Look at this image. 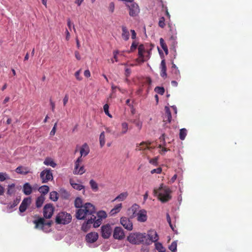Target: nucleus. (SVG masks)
<instances>
[{
	"label": "nucleus",
	"mask_w": 252,
	"mask_h": 252,
	"mask_svg": "<svg viewBox=\"0 0 252 252\" xmlns=\"http://www.w3.org/2000/svg\"><path fill=\"white\" fill-rule=\"evenodd\" d=\"M75 216L78 220H86L81 226V230L86 232L92 224L94 228L99 227L102 223V220L107 217V214L103 211L96 213L94 206L90 203H86L81 208L76 210Z\"/></svg>",
	"instance_id": "nucleus-1"
},
{
	"label": "nucleus",
	"mask_w": 252,
	"mask_h": 252,
	"mask_svg": "<svg viewBox=\"0 0 252 252\" xmlns=\"http://www.w3.org/2000/svg\"><path fill=\"white\" fill-rule=\"evenodd\" d=\"M171 190L167 187H160L158 189L154 190L155 195L158 196V199L162 202H166L171 198Z\"/></svg>",
	"instance_id": "nucleus-2"
},
{
	"label": "nucleus",
	"mask_w": 252,
	"mask_h": 252,
	"mask_svg": "<svg viewBox=\"0 0 252 252\" xmlns=\"http://www.w3.org/2000/svg\"><path fill=\"white\" fill-rule=\"evenodd\" d=\"M145 233H131L127 237V241L132 244H140L145 243H149L150 242L149 240L145 239Z\"/></svg>",
	"instance_id": "nucleus-3"
},
{
	"label": "nucleus",
	"mask_w": 252,
	"mask_h": 252,
	"mask_svg": "<svg viewBox=\"0 0 252 252\" xmlns=\"http://www.w3.org/2000/svg\"><path fill=\"white\" fill-rule=\"evenodd\" d=\"M72 219L70 214L62 212L59 213L56 217V222L57 224H66L69 223Z\"/></svg>",
	"instance_id": "nucleus-4"
},
{
	"label": "nucleus",
	"mask_w": 252,
	"mask_h": 252,
	"mask_svg": "<svg viewBox=\"0 0 252 252\" xmlns=\"http://www.w3.org/2000/svg\"><path fill=\"white\" fill-rule=\"evenodd\" d=\"M126 6L128 9L129 15L131 17H135L138 15L140 12V8L138 5L133 2H126Z\"/></svg>",
	"instance_id": "nucleus-5"
},
{
	"label": "nucleus",
	"mask_w": 252,
	"mask_h": 252,
	"mask_svg": "<svg viewBox=\"0 0 252 252\" xmlns=\"http://www.w3.org/2000/svg\"><path fill=\"white\" fill-rule=\"evenodd\" d=\"M40 177L42 183H46L53 179V174L50 169H46L41 172Z\"/></svg>",
	"instance_id": "nucleus-6"
},
{
	"label": "nucleus",
	"mask_w": 252,
	"mask_h": 252,
	"mask_svg": "<svg viewBox=\"0 0 252 252\" xmlns=\"http://www.w3.org/2000/svg\"><path fill=\"white\" fill-rule=\"evenodd\" d=\"M113 229L111 225L109 224L103 225L101 227V235L103 238L108 239L111 235Z\"/></svg>",
	"instance_id": "nucleus-7"
},
{
	"label": "nucleus",
	"mask_w": 252,
	"mask_h": 252,
	"mask_svg": "<svg viewBox=\"0 0 252 252\" xmlns=\"http://www.w3.org/2000/svg\"><path fill=\"white\" fill-rule=\"evenodd\" d=\"M54 207L51 204H46L43 208V216L45 219H50L53 214Z\"/></svg>",
	"instance_id": "nucleus-8"
},
{
	"label": "nucleus",
	"mask_w": 252,
	"mask_h": 252,
	"mask_svg": "<svg viewBox=\"0 0 252 252\" xmlns=\"http://www.w3.org/2000/svg\"><path fill=\"white\" fill-rule=\"evenodd\" d=\"M145 239L149 240L150 242L149 243H145L146 245H149L153 242H157L158 239V236L157 232L155 230H150L148 234L145 233Z\"/></svg>",
	"instance_id": "nucleus-9"
},
{
	"label": "nucleus",
	"mask_w": 252,
	"mask_h": 252,
	"mask_svg": "<svg viewBox=\"0 0 252 252\" xmlns=\"http://www.w3.org/2000/svg\"><path fill=\"white\" fill-rule=\"evenodd\" d=\"M113 237L115 239L121 240L125 238V234L121 227H116L113 231Z\"/></svg>",
	"instance_id": "nucleus-10"
},
{
	"label": "nucleus",
	"mask_w": 252,
	"mask_h": 252,
	"mask_svg": "<svg viewBox=\"0 0 252 252\" xmlns=\"http://www.w3.org/2000/svg\"><path fill=\"white\" fill-rule=\"evenodd\" d=\"M121 224L124 228L127 230H131L133 228V224L129 218L126 217H122L120 220Z\"/></svg>",
	"instance_id": "nucleus-11"
},
{
	"label": "nucleus",
	"mask_w": 252,
	"mask_h": 252,
	"mask_svg": "<svg viewBox=\"0 0 252 252\" xmlns=\"http://www.w3.org/2000/svg\"><path fill=\"white\" fill-rule=\"evenodd\" d=\"M32 199L30 197L24 198L19 207V211L21 213L24 212L31 203Z\"/></svg>",
	"instance_id": "nucleus-12"
},
{
	"label": "nucleus",
	"mask_w": 252,
	"mask_h": 252,
	"mask_svg": "<svg viewBox=\"0 0 252 252\" xmlns=\"http://www.w3.org/2000/svg\"><path fill=\"white\" fill-rule=\"evenodd\" d=\"M152 143L149 141L147 142H142L139 145H137L136 147L135 150L136 151H142L145 150H151L154 149V147H151Z\"/></svg>",
	"instance_id": "nucleus-13"
},
{
	"label": "nucleus",
	"mask_w": 252,
	"mask_h": 252,
	"mask_svg": "<svg viewBox=\"0 0 252 252\" xmlns=\"http://www.w3.org/2000/svg\"><path fill=\"white\" fill-rule=\"evenodd\" d=\"M34 224V228L37 229L43 230V227L45 226V221L43 218H38L37 219L33 221Z\"/></svg>",
	"instance_id": "nucleus-14"
},
{
	"label": "nucleus",
	"mask_w": 252,
	"mask_h": 252,
	"mask_svg": "<svg viewBox=\"0 0 252 252\" xmlns=\"http://www.w3.org/2000/svg\"><path fill=\"white\" fill-rule=\"evenodd\" d=\"M98 238L97 233L94 232L88 233L86 236V240L88 243H93L96 241Z\"/></svg>",
	"instance_id": "nucleus-15"
},
{
	"label": "nucleus",
	"mask_w": 252,
	"mask_h": 252,
	"mask_svg": "<svg viewBox=\"0 0 252 252\" xmlns=\"http://www.w3.org/2000/svg\"><path fill=\"white\" fill-rule=\"evenodd\" d=\"M137 220L141 222H145L148 218L147 211L144 209L140 210L137 213Z\"/></svg>",
	"instance_id": "nucleus-16"
},
{
	"label": "nucleus",
	"mask_w": 252,
	"mask_h": 252,
	"mask_svg": "<svg viewBox=\"0 0 252 252\" xmlns=\"http://www.w3.org/2000/svg\"><path fill=\"white\" fill-rule=\"evenodd\" d=\"M90 152V148L88 144L85 143L82 145L80 148V153L81 158H82V157L87 156Z\"/></svg>",
	"instance_id": "nucleus-17"
},
{
	"label": "nucleus",
	"mask_w": 252,
	"mask_h": 252,
	"mask_svg": "<svg viewBox=\"0 0 252 252\" xmlns=\"http://www.w3.org/2000/svg\"><path fill=\"white\" fill-rule=\"evenodd\" d=\"M172 116L170 109L168 107H165V115L163 118L164 122L170 123L171 121Z\"/></svg>",
	"instance_id": "nucleus-18"
},
{
	"label": "nucleus",
	"mask_w": 252,
	"mask_h": 252,
	"mask_svg": "<svg viewBox=\"0 0 252 252\" xmlns=\"http://www.w3.org/2000/svg\"><path fill=\"white\" fill-rule=\"evenodd\" d=\"M32 188L29 183H25L23 186V192L27 195H29L32 193Z\"/></svg>",
	"instance_id": "nucleus-19"
},
{
	"label": "nucleus",
	"mask_w": 252,
	"mask_h": 252,
	"mask_svg": "<svg viewBox=\"0 0 252 252\" xmlns=\"http://www.w3.org/2000/svg\"><path fill=\"white\" fill-rule=\"evenodd\" d=\"M160 76L163 78L166 77V66L165 60H162L160 63Z\"/></svg>",
	"instance_id": "nucleus-20"
},
{
	"label": "nucleus",
	"mask_w": 252,
	"mask_h": 252,
	"mask_svg": "<svg viewBox=\"0 0 252 252\" xmlns=\"http://www.w3.org/2000/svg\"><path fill=\"white\" fill-rule=\"evenodd\" d=\"M138 50L139 60L141 62H144L145 60L143 53L145 51L144 46L143 44H140L138 47Z\"/></svg>",
	"instance_id": "nucleus-21"
},
{
	"label": "nucleus",
	"mask_w": 252,
	"mask_h": 252,
	"mask_svg": "<svg viewBox=\"0 0 252 252\" xmlns=\"http://www.w3.org/2000/svg\"><path fill=\"white\" fill-rule=\"evenodd\" d=\"M15 171L20 174L26 175L29 173V171L27 167H23L22 166H19L17 167L15 169Z\"/></svg>",
	"instance_id": "nucleus-22"
},
{
	"label": "nucleus",
	"mask_w": 252,
	"mask_h": 252,
	"mask_svg": "<svg viewBox=\"0 0 252 252\" xmlns=\"http://www.w3.org/2000/svg\"><path fill=\"white\" fill-rule=\"evenodd\" d=\"M122 37L124 40H125V41H127L129 37V32L126 26H122Z\"/></svg>",
	"instance_id": "nucleus-23"
},
{
	"label": "nucleus",
	"mask_w": 252,
	"mask_h": 252,
	"mask_svg": "<svg viewBox=\"0 0 252 252\" xmlns=\"http://www.w3.org/2000/svg\"><path fill=\"white\" fill-rule=\"evenodd\" d=\"M83 161L82 158H81V157H78L77 159L76 160L74 163V168L73 171V174L75 175V173L78 171V169H79L80 166V164L82 163Z\"/></svg>",
	"instance_id": "nucleus-24"
},
{
	"label": "nucleus",
	"mask_w": 252,
	"mask_h": 252,
	"mask_svg": "<svg viewBox=\"0 0 252 252\" xmlns=\"http://www.w3.org/2000/svg\"><path fill=\"white\" fill-rule=\"evenodd\" d=\"M45 200V197L41 195L36 198L35 205L37 208H40L42 206Z\"/></svg>",
	"instance_id": "nucleus-25"
},
{
	"label": "nucleus",
	"mask_w": 252,
	"mask_h": 252,
	"mask_svg": "<svg viewBox=\"0 0 252 252\" xmlns=\"http://www.w3.org/2000/svg\"><path fill=\"white\" fill-rule=\"evenodd\" d=\"M43 163L46 165L51 166L52 167H55L57 165L56 163L53 161V160L49 158H46Z\"/></svg>",
	"instance_id": "nucleus-26"
},
{
	"label": "nucleus",
	"mask_w": 252,
	"mask_h": 252,
	"mask_svg": "<svg viewBox=\"0 0 252 252\" xmlns=\"http://www.w3.org/2000/svg\"><path fill=\"white\" fill-rule=\"evenodd\" d=\"M49 188L46 185L42 186L38 189V191L42 194L41 195L44 196L49 192Z\"/></svg>",
	"instance_id": "nucleus-27"
},
{
	"label": "nucleus",
	"mask_w": 252,
	"mask_h": 252,
	"mask_svg": "<svg viewBox=\"0 0 252 252\" xmlns=\"http://www.w3.org/2000/svg\"><path fill=\"white\" fill-rule=\"evenodd\" d=\"M122 203H120L115 206V207L112 209L110 211L111 215L113 216L117 213L119 212L122 208Z\"/></svg>",
	"instance_id": "nucleus-28"
},
{
	"label": "nucleus",
	"mask_w": 252,
	"mask_h": 252,
	"mask_svg": "<svg viewBox=\"0 0 252 252\" xmlns=\"http://www.w3.org/2000/svg\"><path fill=\"white\" fill-rule=\"evenodd\" d=\"M90 185L92 189L96 192L98 190V187L97 183L93 179H92L90 181Z\"/></svg>",
	"instance_id": "nucleus-29"
},
{
	"label": "nucleus",
	"mask_w": 252,
	"mask_h": 252,
	"mask_svg": "<svg viewBox=\"0 0 252 252\" xmlns=\"http://www.w3.org/2000/svg\"><path fill=\"white\" fill-rule=\"evenodd\" d=\"M83 205V200L80 197H77L74 201V206L78 209L81 208Z\"/></svg>",
	"instance_id": "nucleus-30"
},
{
	"label": "nucleus",
	"mask_w": 252,
	"mask_h": 252,
	"mask_svg": "<svg viewBox=\"0 0 252 252\" xmlns=\"http://www.w3.org/2000/svg\"><path fill=\"white\" fill-rule=\"evenodd\" d=\"M159 42H160V45L161 48L164 50L165 54L167 55L168 54V48H167V46L164 39L162 38H160L159 39Z\"/></svg>",
	"instance_id": "nucleus-31"
},
{
	"label": "nucleus",
	"mask_w": 252,
	"mask_h": 252,
	"mask_svg": "<svg viewBox=\"0 0 252 252\" xmlns=\"http://www.w3.org/2000/svg\"><path fill=\"white\" fill-rule=\"evenodd\" d=\"M121 127H122V130L121 132V134L122 135H124L126 134L128 129V124L126 122H123L121 124Z\"/></svg>",
	"instance_id": "nucleus-32"
},
{
	"label": "nucleus",
	"mask_w": 252,
	"mask_h": 252,
	"mask_svg": "<svg viewBox=\"0 0 252 252\" xmlns=\"http://www.w3.org/2000/svg\"><path fill=\"white\" fill-rule=\"evenodd\" d=\"M128 193L127 192H124L120 193L118 196H117L114 201L116 200H119V201H123L124 200L127 196Z\"/></svg>",
	"instance_id": "nucleus-33"
},
{
	"label": "nucleus",
	"mask_w": 252,
	"mask_h": 252,
	"mask_svg": "<svg viewBox=\"0 0 252 252\" xmlns=\"http://www.w3.org/2000/svg\"><path fill=\"white\" fill-rule=\"evenodd\" d=\"M15 186L14 184H12L8 186L7 191V194L11 195L15 192Z\"/></svg>",
	"instance_id": "nucleus-34"
},
{
	"label": "nucleus",
	"mask_w": 252,
	"mask_h": 252,
	"mask_svg": "<svg viewBox=\"0 0 252 252\" xmlns=\"http://www.w3.org/2000/svg\"><path fill=\"white\" fill-rule=\"evenodd\" d=\"M187 134V131L186 128H182L180 130L179 137L182 140H184Z\"/></svg>",
	"instance_id": "nucleus-35"
},
{
	"label": "nucleus",
	"mask_w": 252,
	"mask_h": 252,
	"mask_svg": "<svg viewBox=\"0 0 252 252\" xmlns=\"http://www.w3.org/2000/svg\"><path fill=\"white\" fill-rule=\"evenodd\" d=\"M70 184L73 188L76 190H81L84 189V186L82 185L70 182Z\"/></svg>",
	"instance_id": "nucleus-36"
},
{
	"label": "nucleus",
	"mask_w": 252,
	"mask_h": 252,
	"mask_svg": "<svg viewBox=\"0 0 252 252\" xmlns=\"http://www.w3.org/2000/svg\"><path fill=\"white\" fill-rule=\"evenodd\" d=\"M50 199L53 201H56L58 199V193L57 191H53L50 193Z\"/></svg>",
	"instance_id": "nucleus-37"
},
{
	"label": "nucleus",
	"mask_w": 252,
	"mask_h": 252,
	"mask_svg": "<svg viewBox=\"0 0 252 252\" xmlns=\"http://www.w3.org/2000/svg\"><path fill=\"white\" fill-rule=\"evenodd\" d=\"M99 142L101 148H102L105 143L104 132H102L99 135Z\"/></svg>",
	"instance_id": "nucleus-38"
},
{
	"label": "nucleus",
	"mask_w": 252,
	"mask_h": 252,
	"mask_svg": "<svg viewBox=\"0 0 252 252\" xmlns=\"http://www.w3.org/2000/svg\"><path fill=\"white\" fill-rule=\"evenodd\" d=\"M9 179L8 174L5 172H0V181L3 182L6 179Z\"/></svg>",
	"instance_id": "nucleus-39"
},
{
	"label": "nucleus",
	"mask_w": 252,
	"mask_h": 252,
	"mask_svg": "<svg viewBox=\"0 0 252 252\" xmlns=\"http://www.w3.org/2000/svg\"><path fill=\"white\" fill-rule=\"evenodd\" d=\"M20 199L16 198L15 199L12 203H10L8 206L9 209H11L14 207H16L20 202Z\"/></svg>",
	"instance_id": "nucleus-40"
},
{
	"label": "nucleus",
	"mask_w": 252,
	"mask_h": 252,
	"mask_svg": "<svg viewBox=\"0 0 252 252\" xmlns=\"http://www.w3.org/2000/svg\"><path fill=\"white\" fill-rule=\"evenodd\" d=\"M155 91L160 95H163L165 92V90L163 87H156L155 88Z\"/></svg>",
	"instance_id": "nucleus-41"
},
{
	"label": "nucleus",
	"mask_w": 252,
	"mask_h": 252,
	"mask_svg": "<svg viewBox=\"0 0 252 252\" xmlns=\"http://www.w3.org/2000/svg\"><path fill=\"white\" fill-rule=\"evenodd\" d=\"M177 242L176 241H174L169 246V249L171 251L176 252L177 251Z\"/></svg>",
	"instance_id": "nucleus-42"
},
{
	"label": "nucleus",
	"mask_w": 252,
	"mask_h": 252,
	"mask_svg": "<svg viewBox=\"0 0 252 252\" xmlns=\"http://www.w3.org/2000/svg\"><path fill=\"white\" fill-rule=\"evenodd\" d=\"M156 249L159 252H164V248L162 246V244L160 243H157L155 244Z\"/></svg>",
	"instance_id": "nucleus-43"
},
{
	"label": "nucleus",
	"mask_w": 252,
	"mask_h": 252,
	"mask_svg": "<svg viewBox=\"0 0 252 252\" xmlns=\"http://www.w3.org/2000/svg\"><path fill=\"white\" fill-rule=\"evenodd\" d=\"M86 172V170L85 169V167L84 165L80 166L79 169H78L77 172L75 175H82Z\"/></svg>",
	"instance_id": "nucleus-44"
},
{
	"label": "nucleus",
	"mask_w": 252,
	"mask_h": 252,
	"mask_svg": "<svg viewBox=\"0 0 252 252\" xmlns=\"http://www.w3.org/2000/svg\"><path fill=\"white\" fill-rule=\"evenodd\" d=\"M158 26L161 28H163L165 26V18L163 17H161L159 19Z\"/></svg>",
	"instance_id": "nucleus-45"
},
{
	"label": "nucleus",
	"mask_w": 252,
	"mask_h": 252,
	"mask_svg": "<svg viewBox=\"0 0 252 252\" xmlns=\"http://www.w3.org/2000/svg\"><path fill=\"white\" fill-rule=\"evenodd\" d=\"M103 110H104V111L106 115H107L108 116H109L110 118L112 117V115L109 113V111H108L109 105L107 104H105L103 106Z\"/></svg>",
	"instance_id": "nucleus-46"
},
{
	"label": "nucleus",
	"mask_w": 252,
	"mask_h": 252,
	"mask_svg": "<svg viewBox=\"0 0 252 252\" xmlns=\"http://www.w3.org/2000/svg\"><path fill=\"white\" fill-rule=\"evenodd\" d=\"M158 157H156L150 159L149 160V162L153 165L157 166L158 164Z\"/></svg>",
	"instance_id": "nucleus-47"
},
{
	"label": "nucleus",
	"mask_w": 252,
	"mask_h": 252,
	"mask_svg": "<svg viewBox=\"0 0 252 252\" xmlns=\"http://www.w3.org/2000/svg\"><path fill=\"white\" fill-rule=\"evenodd\" d=\"M137 43L135 41H134L131 45L130 51H128V53L132 52L135 50L137 48Z\"/></svg>",
	"instance_id": "nucleus-48"
},
{
	"label": "nucleus",
	"mask_w": 252,
	"mask_h": 252,
	"mask_svg": "<svg viewBox=\"0 0 252 252\" xmlns=\"http://www.w3.org/2000/svg\"><path fill=\"white\" fill-rule=\"evenodd\" d=\"M62 196L64 199H68L70 196L69 193L65 189L62 190Z\"/></svg>",
	"instance_id": "nucleus-49"
},
{
	"label": "nucleus",
	"mask_w": 252,
	"mask_h": 252,
	"mask_svg": "<svg viewBox=\"0 0 252 252\" xmlns=\"http://www.w3.org/2000/svg\"><path fill=\"white\" fill-rule=\"evenodd\" d=\"M133 123L138 127L139 129H141L142 126V123L141 121L139 120H134Z\"/></svg>",
	"instance_id": "nucleus-50"
},
{
	"label": "nucleus",
	"mask_w": 252,
	"mask_h": 252,
	"mask_svg": "<svg viewBox=\"0 0 252 252\" xmlns=\"http://www.w3.org/2000/svg\"><path fill=\"white\" fill-rule=\"evenodd\" d=\"M162 171V168L158 167L156 169H153L151 171V173L153 174L154 173L160 174Z\"/></svg>",
	"instance_id": "nucleus-51"
},
{
	"label": "nucleus",
	"mask_w": 252,
	"mask_h": 252,
	"mask_svg": "<svg viewBox=\"0 0 252 252\" xmlns=\"http://www.w3.org/2000/svg\"><path fill=\"white\" fill-rule=\"evenodd\" d=\"M166 219H167V222H168L171 228L174 230V227H173V225L171 223V218L170 217V216L169 215L168 213H167L166 214Z\"/></svg>",
	"instance_id": "nucleus-52"
},
{
	"label": "nucleus",
	"mask_w": 252,
	"mask_h": 252,
	"mask_svg": "<svg viewBox=\"0 0 252 252\" xmlns=\"http://www.w3.org/2000/svg\"><path fill=\"white\" fill-rule=\"evenodd\" d=\"M81 69H79V70L77 71L75 73V76L77 80L79 81H81L82 79V78L80 76V74L81 73Z\"/></svg>",
	"instance_id": "nucleus-53"
},
{
	"label": "nucleus",
	"mask_w": 252,
	"mask_h": 252,
	"mask_svg": "<svg viewBox=\"0 0 252 252\" xmlns=\"http://www.w3.org/2000/svg\"><path fill=\"white\" fill-rule=\"evenodd\" d=\"M139 205L135 204L132 206L130 209L133 212V215H134L137 209L139 208Z\"/></svg>",
	"instance_id": "nucleus-54"
},
{
	"label": "nucleus",
	"mask_w": 252,
	"mask_h": 252,
	"mask_svg": "<svg viewBox=\"0 0 252 252\" xmlns=\"http://www.w3.org/2000/svg\"><path fill=\"white\" fill-rule=\"evenodd\" d=\"M165 138V133H163L159 137V140L162 143V144L163 146L166 145Z\"/></svg>",
	"instance_id": "nucleus-55"
},
{
	"label": "nucleus",
	"mask_w": 252,
	"mask_h": 252,
	"mask_svg": "<svg viewBox=\"0 0 252 252\" xmlns=\"http://www.w3.org/2000/svg\"><path fill=\"white\" fill-rule=\"evenodd\" d=\"M158 148H162L161 151V152H160V154H161V155L164 154V153L165 152H167V151H170V149H167V148H165V147H162L161 145H158Z\"/></svg>",
	"instance_id": "nucleus-56"
},
{
	"label": "nucleus",
	"mask_w": 252,
	"mask_h": 252,
	"mask_svg": "<svg viewBox=\"0 0 252 252\" xmlns=\"http://www.w3.org/2000/svg\"><path fill=\"white\" fill-rule=\"evenodd\" d=\"M68 99H69L68 95L66 94L63 99V105L64 106H65L66 105V104L68 101Z\"/></svg>",
	"instance_id": "nucleus-57"
},
{
	"label": "nucleus",
	"mask_w": 252,
	"mask_h": 252,
	"mask_svg": "<svg viewBox=\"0 0 252 252\" xmlns=\"http://www.w3.org/2000/svg\"><path fill=\"white\" fill-rule=\"evenodd\" d=\"M57 123L55 124L52 130L50 132V135H54L56 132V127H57Z\"/></svg>",
	"instance_id": "nucleus-58"
},
{
	"label": "nucleus",
	"mask_w": 252,
	"mask_h": 252,
	"mask_svg": "<svg viewBox=\"0 0 252 252\" xmlns=\"http://www.w3.org/2000/svg\"><path fill=\"white\" fill-rule=\"evenodd\" d=\"M175 78L176 79H178L179 78H180L181 77V76H180V71L178 69H176L175 70Z\"/></svg>",
	"instance_id": "nucleus-59"
},
{
	"label": "nucleus",
	"mask_w": 252,
	"mask_h": 252,
	"mask_svg": "<svg viewBox=\"0 0 252 252\" xmlns=\"http://www.w3.org/2000/svg\"><path fill=\"white\" fill-rule=\"evenodd\" d=\"M50 105L51 106L52 111L53 112H54L55 108V103L52 101L51 99H50Z\"/></svg>",
	"instance_id": "nucleus-60"
},
{
	"label": "nucleus",
	"mask_w": 252,
	"mask_h": 252,
	"mask_svg": "<svg viewBox=\"0 0 252 252\" xmlns=\"http://www.w3.org/2000/svg\"><path fill=\"white\" fill-rule=\"evenodd\" d=\"M114 10V3L113 2H111L109 5V11L111 12H113Z\"/></svg>",
	"instance_id": "nucleus-61"
},
{
	"label": "nucleus",
	"mask_w": 252,
	"mask_h": 252,
	"mask_svg": "<svg viewBox=\"0 0 252 252\" xmlns=\"http://www.w3.org/2000/svg\"><path fill=\"white\" fill-rule=\"evenodd\" d=\"M131 73V70L129 68H126L125 69V75L128 77Z\"/></svg>",
	"instance_id": "nucleus-62"
},
{
	"label": "nucleus",
	"mask_w": 252,
	"mask_h": 252,
	"mask_svg": "<svg viewBox=\"0 0 252 252\" xmlns=\"http://www.w3.org/2000/svg\"><path fill=\"white\" fill-rule=\"evenodd\" d=\"M84 76L87 78H89L91 76L90 71L88 69L84 71Z\"/></svg>",
	"instance_id": "nucleus-63"
},
{
	"label": "nucleus",
	"mask_w": 252,
	"mask_h": 252,
	"mask_svg": "<svg viewBox=\"0 0 252 252\" xmlns=\"http://www.w3.org/2000/svg\"><path fill=\"white\" fill-rule=\"evenodd\" d=\"M141 252H149V248L147 246H143L141 249Z\"/></svg>",
	"instance_id": "nucleus-64"
}]
</instances>
